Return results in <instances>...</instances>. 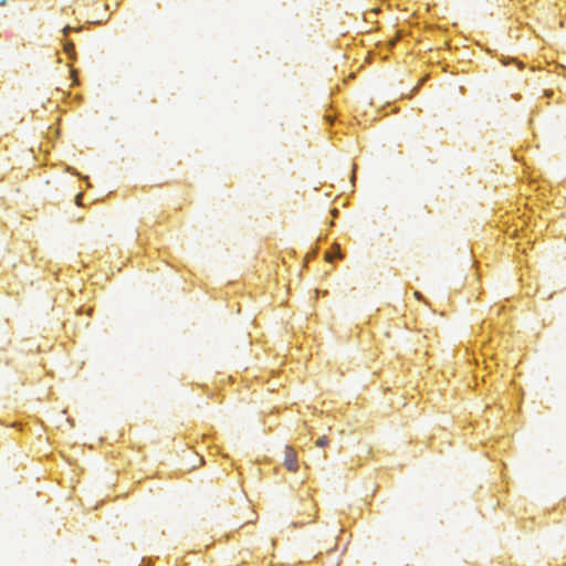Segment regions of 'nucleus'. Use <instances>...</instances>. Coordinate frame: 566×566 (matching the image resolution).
Here are the masks:
<instances>
[{
    "mask_svg": "<svg viewBox=\"0 0 566 566\" xmlns=\"http://www.w3.org/2000/svg\"><path fill=\"white\" fill-rule=\"evenodd\" d=\"M415 295H416V297H418V298L420 297L419 292H416V293H415Z\"/></svg>",
    "mask_w": 566,
    "mask_h": 566,
    "instance_id": "nucleus-6",
    "label": "nucleus"
},
{
    "mask_svg": "<svg viewBox=\"0 0 566 566\" xmlns=\"http://www.w3.org/2000/svg\"><path fill=\"white\" fill-rule=\"evenodd\" d=\"M7 4V0H1L0 1V6H6Z\"/></svg>",
    "mask_w": 566,
    "mask_h": 566,
    "instance_id": "nucleus-5",
    "label": "nucleus"
},
{
    "mask_svg": "<svg viewBox=\"0 0 566 566\" xmlns=\"http://www.w3.org/2000/svg\"><path fill=\"white\" fill-rule=\"evenodd\" d=\"M328 442L329 441H328L327 437L323 436L316 440V446L319 448H323V447L327 446Z\"/></svg>",
    "mask_w": 566,
    "mask_h": 566,
    "instance_id": "nucleus-2",
    "label": "nucleus"
},
{
    "mask_svg": "<svg viewBox=\"0 0 566 566\" xmlns=\"http://www.w3.org/2000/svg\"><path fill=\"white\" fill-rule=\"evenodd\" d=\"M64 51L71 55L74 52V44L72 42H66L64 44Z\"/></svg>",
    "mask_w": 566,
    "mask_h": 566,
    "instance_id": "nucleus-3",
    "label": "nucleus"
},
{
    "mask_svg": "<svg viewBox=\"0 0 566 566\" xmlns=\"http://www.w3.org/2000/svg\"><path fill=\"white\" fill-rule=\"evenodd\" d=\"M71 30H72V28L70 25L64 27L63 34L67 35Z\"/></svg>",
    "mask_w": 566,
    "mask_h": 566,
    "instance_id": "nucleus-4",
    "label": "nucleus"
},
{
    "mask_svg": "<svg viewBox=\"0 0 566 566\" xmlns=\"http://www.w3.org/2000/svg\"><path fill=\"white\" fill-rule=\"evenodd\" d=\"M284 465L289 471L295 472L298 468L297 455L292 447H285Z\"/></svg>",
    "mask_w": 566,
    "mask_h": 566,
    "instance_id": "nucleus-1",
    "label": "nucleus"
}]
</instances>
